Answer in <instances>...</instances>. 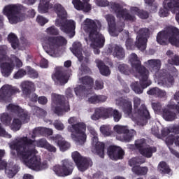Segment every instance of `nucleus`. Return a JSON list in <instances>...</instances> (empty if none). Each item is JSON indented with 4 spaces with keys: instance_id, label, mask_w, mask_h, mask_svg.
<instances>
[{
    "instance_id": "6e6d98bb",
    "label": "nucleus",
    "mask_w": 179,
    "mask_h": 179,
    "mask_svg": "<svg viewBox=\"0 0 179 179\" xmlns=\"http://www.w3.org/2000/svg\"><path fill=\"white\" fill-rule=\"evenodd\" d=\"M100 131L105 136H110L111 135V127L109 125H103L100 127Z\"/></svg>"
},
{
    "instance_id": "423d86ee",
    "label": "nucleus",
    "mask_w": 179,
    "mask_h": 179,
    "mask_svg": "<svg viewBox=\"0 0 179 179\" xmlns=\"http://www.w3.org/2000/svg\"><path fill=\"white\" fill-rule=\"evenodd\" d=\"M172 45H179V29L175 27H168L166 31H161L157 35V41L162 45H165L166 41Z\"/></svg>"
},
{
    "instance_id": "6ab92c4d",
    "label": "nucleus",
    "mask_w": 179,
    "mask_h": 179,
    "mask_svg": "<svg viewBox=\"0 0 179 179\" xmlns=\"http://www.w3.org/2000/svg\"><path fill=\"white\" fill-rule=\"evenodd\" d=\"M107 154L111 160H121L124 159V155H125V152L121 147L110 145L108 148Z\"/></svg>"
},
{
    "instance_id": "b1692460",
    "label": "nucleus",
    "mask_w": 179,
    "mask_h": 179,
    "mask_svg": "<svg viewBox=\"0 0 179 179\" xmlns=\"http://www.w3.org/2000/svg\"><path fill=\"white\" fill-rule=\"evenodd\" d=\"M92 145H95V150L98 156L101 157V159H104V149L106 148V145L104 143L99 142V138L97 136H94L92 137Z\"/></svg>"
},
{
    "instance_id": "e2e57ef3",
    "label": "nucleus",
    "mask_w": 179,
    "mask_h": 179,
    "mask_svg": "<svg viewBox=\"0 0 179 179\" xmlns=\"http://www.w3.org/2000/svg\"><path fill=\"white\" fill-rule=\"evenodd\" d=\"M46 31L48 34H50V36H58V34H59V31L55 26L48 27L46 29Z\"/></svg>"
},
{
    "instance_id": "4c0bfd02",
    "label": "nucleus",
    "mask_w": 179,
    "mask_h": 179,
    "mask_svg": "<svg viewBox=\"0 0 179 179\" xmlns=\"http://www.w3.org/2000/svg\"><path fill=\"white\" fill-rule=\"evenodd\" d=\"M157 170L160 174L164 176L165 174H170L171 173V169H170V166L166 163V162H161L158 164Z\"/></svg>"
},
{
    "instance_id": "9b49d317",
    "label": "nucleus",
    "mask_w": 179,
    "mask_h": 179,
    "mask_svg": "<svg viewBox=\"0 0 179 179\" xmlns=\"http://www.w3.org/2000/svg\"><path fill=\"white\" fill-rule=\"evenodd\" d=\"M111 9L114 10L117 19H122L124 22H130L131 23L136 22V17L135 15L130 14L127 8H122L121 5L118 3H113L111 4Z\"/></svg>"
},
{
    "instance_id": "c03bdc74",
    "label": "nucleus",
    "mask_w": 179,
    "mask_h": 179,
    "mask_svg": "<svg viewBox=\"0 0 179 179\" xmlns=\"http://www.w3.org/2000/svg\"><path fill=\"white\" fill-rule=\"evenodd\" d=\"M50 9V1L47 0H41L40 5L38 6V12L40 13H47Z\"/></svg>"
},
{
    "instance_id": "39448f33",
    "label": "nucleus",
    "mask_w": 179,
    "mask_h": 179,
    "mask_svg": "<svg viewBox=\"0 0 179 179\" xmlns=\"http://www.w3.org/2000/svg\"><path fill=\"white\" fill-rule=\"evenodd\" d=\"M53 10L57 13L59 20H56L57 26L60 27V30L69 34L70 38L75 37V29H76V23L72 20L68 19V13L62 5L56 3L53 6Z\"/></svg>"
},
{
    "instance_id": "9d476101",
    "label": "nucleus",
    "mask_w": 179,
    "mask_h": 179,
    "mask_svg": "<svg viewBox=\"0 0 179 179\" xmlns=\"http://www.w3.org/2000/svg\"><path fill=\"white\" fill-rule=\"evenodd\" d=\"M52 171L57 177H67L71 176L73 171V162L66 159L62 161V165H55Z\"/></svg>"
},
{
    "instance_id": "e433bc0d",
    "label": "nucleus",
    "mask_w": 179,
    "mask_h": 179,
    "mask_svg": "<svg viewBox=\"0 0 179 179\" xmlns=\"http://www.w3.org/2000/svg\"><path fill=\"white\" fill-rule=\"evenodd\" d=\"M83 86H85V87H86V89H87L88 90H92V89H93V85H94V80H93V78H90V76H84L82 77L80 79Z\"/></svg>"
},
{
    "instance_id": "a18cd8bd",
    "label": "nucleus",
    "mask_w": 179,
    "mask_h": 179,
    "mask_svg": "<svg viewBox=\"0 0 179 179\" xmlns=\"http://www.w3.org/2000/svg\"><path fill=\"white\" fill-rule=\"evenodd\" d=\"M119 71L121 73H123V75H127L129 76L131 73H132V68H131L129 66L125 64H120L117 66Z\"/></svg>"
},
{
    "instance_id": "2f4dec72",
    "label": "nucleus",
    "mask_w": 179,
    "mask_h": 179,
    "mask_svg": "<svg viewBox=\"0 0 179 179\" xmlns=\"http://www.w3.org/2000/svg\"><path fill=\"white\" fill-rule=\"evenodd\" d=\"M22 90L24 96H30L31 92L34 90V84L33 82L25 81L22 83Z\"/></svg>"
},
{
    "instance_id": "1a4fd4ad",
    "label": "nucleus",
    "mask_w": 179,
    "mask_h": 179,
    "mask_svg": "<svg viewBox=\"0 0 179 179\" xmlns=\"http://www.w3.org/2000/svg\"><path fill=\"white\" fill-rule=\"evenodd\" d=\"M69 132H71L72 139H74L75 142L79 143V145H83L85 142H86V138L87 136L86 135V124L84 122H78L77 124H73L71 126H69L67 127Z\"/></svg>"
},
{
    "instance_id": "f704fd0d",
    "label": "nucleus",
    "mask_w": 179,
    "mask_h": 179,
    "mask_svg": "<svg viewBox=\"0 0 179 179\" xmlns=\"http://www.w3.org/2000/svg\"><path fill=\"white\" fill-rule=\"evenodd\" d=\"M113 55L117 59H124L125 58V50L121 45H115L113 47Z\"/></svg>"
},
{
    "instance_id": "864d4df0",
    "label": "nucleus",
    "mask_w": 179,
    "mask_h": 179,
    "mask_svg": "<svg viewBox=\"0 0 179 179\" xmlns=\"http://www.w3.org/2000/svg\"><path fill=\"white\" fill-rule=\"evenodd\" d=\"M151 106L155 113H162L164 110L160 102H152Z\"/></svg>"
},
{
    "instance_id": "a19ab883",
    "label": "nucleus",
    "mask_w": 179,
    "mask_h": 179,
    "mask_svg": "<svg viewBox=\"0 0 179 179\" xmlns=\"http://www.w3.org/2000/svg\"><path fill=\"white\" fill-rule=\"evenodd\" d=\"M90 91L86 88L83 85H78L74 88V92L76 94L80 97H83V96H86L89 94Z\"/></svg>"
},
{
    "instance_id": "c85d7f7f",
    "label": "nucleus",
    "mask_w": 179,
    "mask_h": 179,
    "mask_svg": "<svg viewBox=\"0 0 179 179\" xmlns=\"http://www.w3.org/2000/svg\"><path fill=\"white\" fill-rule=\"evenodd\" d=\"M73 54L77 57L78 61L82 62L83 61V55H82V43L80 42H75L73 44V49H72Z\"/></svg>"
},
{
    "instance_id": "f3484780",
    "label": "nucleus",
    "mask_w": 179,
    "mask_h": 179,
    "mask_svg": "<svg viewBox=\"0 0 179 179\" xmlns=\"http://www.w3.org/2000/svg\"><path fill=\"white\" fill-rule=\"evenodd\" d=\"M16 93H20V90L16 87H12V85H3L0 89V100L7 101V100H9Z\"/></svg>"
},
{
    "instance_id": "4be33fe9",
    "label": "nucleus",
    "mask_w": 179,
    "mask_h": 179,
    "mask_svg": "<svg viewBox=\"0 0 179 179\" xmlns=\"http://www.w3.org/2000/svg\"><path fill=\"white\" fill-rule=\"evenodd\" d=\"M116 106H118L127 115H131L132 114V102L124 99L119 98L116 99Z\"/></svg>"
},
{
    "instance_id": "f257e3e1",
    "label": "nucleus",
    "mask_w": 179,
    "mask_h": 179,
    "mask_svg": "<svg viewBox=\"0 0 179 179\" xmlns=\"http://www.w3.org/2000/svg\"><path fill=\"white\" fill-rule=\"evenodd\" d=\"M22 142L28 145V148H24L22 151L19 150V148H22V145L15 144V148L18 150V157L23 162L24 164L31 169V170H34L35 171H40V159L36 156L37 153V150H36V145L34 144V141L28 140L27 138H22Z\"/></svg>"
},
{
    "instance_id": "a878e982",
    "label": "nucleus",
    "mask_w": 179,
    "mask_h": 179,
    "mask_svg": "<svg viewBox=\"0 0 179 179\" xmlns=\"http://www.w3.org/2000/svg\"><path fill=\"white\" fill-rule=\"evenodd\" d=\"M72 3L77 10H83L87 13L92 10V4L89 2L83 3L80 0H73Z\"/></svg>"
},
{
    "instance_id": "603ef678",
    "label": "nucleus",
    "mask_w": 179,
    "mask_h": 179,
    "mask_svg": "<svg viewBox=\"0 0 179 179\" xmlns=\"http://www.w3.org/2000/svg\"><path fill=\"white\" fill-rule=\"evenodd\" d=\"M34 141V145H35V149H36V145L38 146V148H45L47 147V145H48V141L45 138H41L39 140H31Z\"/></svg>"
},
{
    "instance_id": "6e6552de",
    "label": "nucleus",
    "mask_w": 179,
    "mask_h": 179,
    "mask_svg": "<svg viewBox=\"0 0 179 179\" xmlns=\"http://www.w3.org/2000/svg\"><path fill=\"white\" fill-rule=\"evenodd\" d=\"M52 110L57 115H64V113H68L71 110L69 103L64 95L52 94Z\"/></svg>"
},
{
    "instance_id": "0e129e2a",
    "label": "nucleus",
    "mask_w": 179,
    "mask_h": 179,
    "mask_svg": "<svg viewBox=\"0 0 179 179\" xmlns=\"http://www.w3.org/2000/svg\"><path fill=\"white\" fill-rule=\"evenodd\" d=\"M43 136V127H36L33 131L31 138L32 139H34L36 136Z\"/></svg>"
},
{
    "instance_id": "4468645a",
    "label": "nucleus",
    "mask_w": 179,
    "mask_h": 179,
    "mask_svg": "<svg viewBox=\"0 0 179 179\" xmlns=\"http://www.w3.org/2000/svg\"><path fill=\"white\" fill-rule=\"evenodd\" d=\"M113 129L117 135H122L121 136H117V138L123 142H131L132 138H134V134H135V131H129V129H128V127L127 126L117 124L113 127Z\"/></svg>"
},
{
    "instance_id": "72a5a7b5",
    "label": "nucleus",
    "mask_w": 179,
    "mask_h": 179,
    "mask_svg": "<svg viewBox=\"0 0 179 179\" xmlns=\"http://www.w3.org/2000/svg\"><path fill=\"white\" fill-rule=\"evenodd\" d=\"M156 152H157V148L156 147H147L139 150V152L142 156L147 157V159H150V157L153 156V153H156Z\"/></svg>"
},
{
    "instance_id": "20e7f679",
    "label": "nucleus",
    "mask_w": 179,
    "mask_h": 179,
    "mask_svg": "<svg viewBox=\"0 0 179 179\" xmlns=\"http://www.w3.org/2000/svg\"><path fill=\"white\" fill-rule=\"evenodd\" d=\"M27 12V16L29 17H34L36 16V11L34 9L25 8L24 6L20 4H10L6 6L3 8V13L7 16L10 23L11 24H16L19 22H23L26 19V13H22Z\"/></svg>"
},
{
    "instance_id": "0eeeda50",
    "label": "nucleus",
    "mask_w": 179,
    "mask_h": 179,
    "mask_svg": "<svg viewBox=\"0 0 179 179\" xmlns=\"http://www.w3.org/2000/svg\"><path fill=\"white\" fill-rule=\"evenodd\" d=\"M112 117L115 122H118L122 118V114L118 110L113 108L99 107L95 108L94 114L91 115V120L98 121L100 118L107 120L108 118H112Z\"/></svg>"
},
{
    "instance_id": "c756f323",
    "label": "nucleus",
    "mask_w": 179,
    "mask_h": 179,
    "mask_svg": "<svg viewBox=\"0 0 179 179\" xmlns=\"http://www.w3.org/2000/svg\"><path fill=\"white\" fill-rule=\"evenodd\" d=\"M95 62L101 75H103V76H108V75L111 73L110 68L108 67V66L105 65L103 61L100 59H96Z\"/></svg>"
},
{
    "instance_id": "774afa93",
    "label": "nucleus",
    "mask_w": 179,
    "mask_h": 179,
    "mask_svg": "<svg viewBox=\"0 0 179 179\" xmlns=\"http://www.w3.org/2000/svg\"><path fill=\"white\" fill-rule=\"evenodd\" d=\"M36 22L41 26H44V24H45V23H48V20H47L45 17H44L41 15H38L36 17Z\"/></svg>"
},
{
    "instance_id": "09e8293b",
    "label": "nucleus",
    "mask_w": 179,
    "mask_h": 179,
    "mask_svg": "<svg viewBox=\"0 0 179 179\" xmlns=\"http://www.w3.org/2000/svg\"><path fill=\"white\" fill-rule=\"evenodd\" d=\"M174 99L178 101V104L176 103H169L167 105L168 108H170L171 110H176V111L179 114V91L178 92H176L174 94Z\"/></svg>"
},
{
    "instance_id": "f8f14e48",
    "label": "nucleus",
    "mask_w": 179,
    "mask_h": 179,
    "mask_svg": "<svg viewBox=\"0 0 179 179\" xmlns=\"http://www.w3.org/2000/svg\"><path fill=\"white\" fill-rule=\"evenodd\" d=\"M43 43L47 47H49L51 51H55L56 48H58V47L66 45L68 41L62 36H46L44 38Z\"/></svg>"
},
{
    "instance_id": "de8ad7c7",
    "label": "nucleus",
    "mask_w": 179,
    "mask_h": 179,
    "mask_svg": "<svg viewBox=\"0 0 179 179\" xmlns=\"http://www.w3.org/2000/svg\"><path fill=\"white\" fill-rule=\"evenodd\" d=\"M7 108H8V110H9V111H10V113H13L14 114H17V115H20V113L23 112V109H22V108H20L17 105H14V104H12V103H10L8 106Z\"/></svg>"
},
{
    "instance_id": "bf43d9fd",
    "label": "nucleus",
    "mask_w": 179,
    "mask_h": 179,
    "mask_svg": "<svg viewBox=\"0 0 179 179\" xmlns=\"http://www.w3.org/2000/svg\"><path fill=\"white\" fill-rule=\"evenodd\" d=\"M27 75V71L24 69H20L13 76L14 79H21L23 76Z\"/></svg>"
},
{
    "instance_id": "a211bd4d",
    "label": "nucleus",
    "mask_w": 179,
    "mask_h": 179,
    "mask_svg": "<svg viewBox=\"0 0 179 179\" xmlns=\"http://www.w3.org/2000/svg\"><path fill=\"white\" fill-rule=\"evenodd\" d=\"M106 20L108 24V31L110 34L112 36H118V34H115V31H118L121 33L124 30V26L125 24H122V25L118 27H117V24L115 23V17L111 14H108L106 15Z\"/></svg>"
},
{
    "instance_id": "7ed1b4c3",
    "label": "nucleus",
    "mask_w": 179,
    "mask_h": 179,
    "mask_svg": "<svg viewBox=\"0 0 179 179\" xmlns=\"http://www.w3.org/2000/svg\"><path fill=\"white\" fill-rule=\"evenodd\" d=\"M84 30L88 34L89 40L94 43L92 45L94 47V54H100V49L104 47L106 43V38L104 35L100 33L101 30V22L97 20H92L87 18L85 20V27Z\"/></svg>"
},
{
    "instance_id": "37998d69",
    "label": "nucleus",
    "mask_w": 179,
    "mask_h": 179,
    "mask_svg": "<svg viewBox=\"0 0 179 179\" xmlns=\"http://www.w3.org/2000/svg\"><path fill=\"white\" fill-rule=\"evenodd\" d=\"M177 8H169V6H167V4L164 3V7L160 8L159 11V15L160 17H167L170 15L169 10H171L173 13H174V10H176Z\"/></svg>"
},
{
    "instance_id": "69168bd1",
    "label": "nucleus",
    "mask_w": 179,
    "mask_h": 179,
    "mask_svg": "<svg viewBox=\"0 0 179 179\" xmlns=\"http://www.w3.org/2000/svg\"><path fill=\"white\" fill-rule=\"evenodd\" d=\"M168 63L171 65H179V56L175 55L172 58L168 59Z\"/></svg>"
},
{
    "instance_id": "412c9836",
    "label": "nucleus",
    "mask_w": 179,
    "mask_h": 179,
    "mask_svg": "<svg viewBox=\"0 0 179 179\" xmlns=\"http://www.w3.org/2000/svg\"><path fill=\"white\" fill-rule=\"evenodd\" d=\"M23 139H27V141H31V139L28 138L27 136H24V137L20 138L15 142L11 143L10 145V148L11 149L10 155L12 156H16V152H17V155L19 157V154H18L17 148H14V147H13L14 145H20L22 146L21 148H19L20 152H23V150H24V148H26L27 150L28 149L29 144L24 143V142L22 141ZM15 150H16V152Z\"/></svg>"
},
{
    "instance_id": "bb28decb",
    "label": "nucleus",
    "mask_w": 179,
    "mask_h": 179,
    "mask_svg": "<svg viewBox=\"0 0 179 179\" xmlns=\"http://www.w3.org/2000/svg\"><path fill=\"white\" fill-rule=\"evenodd\" d=\"M1 69V73L5 78L10 76V73L13 72L15 69V64L12 62H3L0 65Z\"/></svg>"
},
{
    "instance_id": "ea45409f",
    "label": "nucleus",
    "mask_w": 179,
    "mask_h": 179,
    "mask_svg": "<svg viewBox=\"0 0 179 179\" xmlns=\"http://www.w3.org/2000/svg\"><path fill=\"white\" fill-rule=\"evenodd\" d=\"M131 171L136 176H146L149 169L148 166H134L131 168Z\"/></svg>"
},
{
    "instance_id": "58836bf2",
    "label": "nucleus",
    "mask_w": 179,
    "mask_h": 179,
    "mask_svg": "<svg viewBox=\"0 0 179 179\" xmlns=\"http://www.w3.org/2000/svg\"><path fill=\"white\" fill-rule=\"evenodd\" d=\"M147 94L155 96V97H165L167 94L166 92L159 89V87H152L147 92Z\"/></svg>"
},
{
    "instance_id": "680f3d73",
    "label": "nucleus",
    "mask_w": 179,
    "mask_h": 179,
    "mask_svg": "<svg viewBox=\"0 0 179 179\" xmlns=\"http://www.w3.org/2000/svg\"><path fill=\"white\" fill-rule=\"evenodd\" d=\"M153 2H155V0H145V3L149 5V9L151 13H155V12H157V6L153 5Z\"/></svg>"
},
{
    "instance_id": "ddd939ff",
    "label": "nucleus",
    "mask_w": 179,
    "mask_h": 179,
    "mask_svg": "<svg viewBox=\"0 0 179 179\" xmlns=\"http://www.w3.org/2000/svg\"><path fill=\"white\" fill-rule=\"evenodd\" d=\"M71 156L80 171H86V170L89 169V166H92L93 163L92 159L82 157L80 153L78 151L72 152Z\"/></svg>"
},
{
    "instance_id": "49530a36",
    "label": "nucleus",
    "mask_w": 179,
    "mask_h": 179,
    "mask_svg": "<svg viewBox=\"0 0 179 179\" xmlns=\"http://www.w3.org/2000/svg\"><path fill=\"white\" fill-rule=\"evenodd\" d=\"M10 128L14 132H16L22 128V121L20 119L14 118Z\"/></svg>"
},
{
    "instance_id": "13d9d810",
    "label": "nucleus",
    "mask_w": 179,
    "mask_h": 179,
    "mask_svg": "<svg viewBox=\"0 0 179 179\" xmlns=\"http://www.w3.org/2000/svg\"><path fill=\"white\" fill-rule=\"evenodd\" d=\"M27 73L30 78H33L34 79H37V78H38V73L31 67L27 66Z\"/></svg>"
},
{
    "instance_id": "393cba45",
    "label": "nucleus",
    "mask_w": 179,
    "mask_h": 179,
    "mask_svg": "<svg viewBox=\"0 0 179 179\" xmlns=\"http://www.w3.org/2000/svg\"><path fill=\"white\" fill-rule=\"evenodd\" d=\"M161 78H162V82L163 85L166 87H171L174 85V77L167 70L162 71Z\"/></svg>"
},
{
    "instance_id": "aec40b11",
    "label": "nucleus",
    "mask_w": 179,
    "mask_h": 179,
    "mask_svg": "<svg viewBox=\"0 0 179 179\" xmlns=\"http://www.w3.org/2000/svg\"><path fill=\"white\" fill-rule=\"evenodd\" d=\"M52 78L55 83H57V85H59V86H64V85L68 83V80L69 79L66 72L62 69L56 71L55 74L52 76Z\"/></svg>"
},
{
    "instance_id": "4d7b16f0",
    "label": "nucleus",
    "mask_w": 179,
    "mask_h": 179,
    "mask_svg": "<svg viewBox=\"0 0 179 179\" xmlns=\"http://www.w3.org/2000/svg\"><path fill=\"white\" fill-rule=\"evenodd\" d=\"M34 111H35L34 114L36 117H45V115H47V112L44 110V109L38 106H35L34 108Z\"/></svg>"
},
{
    "instance_id": "052dcab7",
    "label": "nucleus",
    "mask_w": 179,
    "mask_h": 179,
    "mask_svg": "<svg viewBox=\"0 0 179 179\" xmlns=\"http://www.w3.org/2000/svg\"><path fill=\"white\" fill-rule=\"evenodd\" d=\"M6 51H8V47L6 45H0V64L3 62L5 57L6 56Z\"/></svg>"
},
{
    "instance_id": "8fccbe9b",
    "label": "nucleus",
    "mask_w": 179,
    "mask_h": 179,
    "mask_svg": "<svg viewBox=\"0 0 179 179\" xmlns=\"http://www.w3.org/2000/svg\"><path fill=\"white\" fill-rule=\"evenodd\" d=\"M0 120L4 125L9 126L12 122V117L8 113H3L0 117Z\"/></svg>"
},
{
    "instance_id": "c9c22d12",
    "label": "nucleus",
    "mask_w": 179,
    "mask_h": 179,
    "mask_svg": "<svg viewBox=\"0 0 179 179\" xmlns=\"http://www.w3.org/2000/svg\"><path fill=\"white\" fill-rule=\"evenodd\" d=\"M162 115L165 121H174L177 118V114L167 108H164Z\"/></svg>"
},
{
    "instance_id": "473e14b6",
    "label": "nucleus",
    "mask_w": 179,
    "mask_h": 179,
    "mask_svg": "<svg viewBox=\"0 0 179 179\" xmlns=\"http://www.w3.org/2000/svg\"><path fill=\"white\" fill-rule=\"evenodd\" d=\"M7 40L8 43H10L13 50H17V48H19L20 43L19 42V38H17V36H16V34H15L14 33H10L8 35Z\"/></svg>"
},
{
    "instance_id": "7c9ffc66",
    "label": "nucleus",
    "mask_w": 179,
    "mask_h": 179,
    "mask_svg": "<svg viewBox=\"0 0 179 179\" xmlns=\"http://www.w3.org/2000/svg\"><path fill=\"white\" fill-rule=\"evenodd\" d=\"M22 90L24 96H30L31 92L34 90V84L33 82L25 81L22 83Z\"/></svg>"
},
{
    "instance_id": "5fc2aeb1",
    "label": "nucleus",
    "mask_w": 179,
    "mask_h": 179,
    "mask_svg": "<svg viewBox=\"0 0 179 179\" xmlns=\"http://www.w3.org/2000/svg\"><path fill=\"white\" fill-rule=\"evenodd\" d=\"M17 117H19L20 120L22 124H27V122L30 121V117H29L27 113L23 112V110L22 113L17 115Z\"/></svg>"
},
{
    "instance_id": "79ce46f5",
    "label": "nucleus",
    "mask_w": 179,
    "mask_h": 179,
    "mask_svg": "<svg viewBox=\"0 0 179 179\" xmlns=\"http://www.w3.org/2000/svg\"><path fill=\"white\" fill-rule=\"evenodd\" d=\"M106 100L107 96L104 95H94L88 99V101L91 104H99V103H104Z\"/></svg>"
},
{
    "instance_id": "dca6fc26",
    "label": "nucleus",
    "mask_w": 179,
    "mask_h": 179,
    "mask_svg": "<svg viewBox=\"0 0 179 179\" xmlns=\"http://www.w3.org/2000/svg\"><path fill=\"white\" fill-rule=\"evenodd\" d=\"M141 106V99L134 98V108L135 114H137L138 117L143 118L144 120H150V113L146 108L145 104Z\"/></svg>"
},
{
    "instance_id": "5701e85b",
    "label": "nucleus",
    "mask_w": 179,
    "mask_h": 179,
    "mask_svg": "<svg viewBox=\"0 0 179 179\" xmlns=\"http://www.w3.org/2000/svg\"><path fill=\"white\" fill-rule=\"evenodd\" d=\"M52 141L56 143L61 152H66L71 148V143L65 141L62 135L57 134L51 137Z\"/></svg>"
},
{
    "instance_id": "3c124183",
    "label": "nucleus",
    "mask_w": 179,
    "mask_h": 179,
    "mask_svg": "<svg viewBox=\"0 0 179 179\" xmlns=\"http://www.w3.org/2000/svg\"><path fill=\"white\" fill-rule=\"evenodd\" d=\"M5 173L8 178H13L17 173V171H16V169L13 166H8V168L6 169Z\"/></svg>"
},
{
    "instance_id": "2eb2a0df",
    "label": "nucleus",
    "mask_w": 179,
    "mask_h": 179,
    "mask_svg": "<svg viewBox=\"0 0 179 179\" xmlns=\"http://www.w3.org/2000/svg\"><path fill=\"white\" fill-rule=\"evenodd\" d=\"M139 37L137 38L134 45L140 50V51H145L146 50V43H148V37L150 34V31L148 28H142L138 31Z\"/></svg>"
},
{
    "instance_id": "cd10ccee",
    "label": "nucleus",
    "mask_w": 179,
    "mask_h": 179,
    "mask_svg": "<svg viewBox=\"0 0 179 179\" xmlns=\"http://www.w3.org/2000/svg\"><path fill=\"white\" fill-rule=\"evenodd\" d=\"M145 64H147V68L151 72H155V73L158 71H160V68L162 67V61L160 59H150Z\"/></svg>"
},
{
    "instance_id": "f03ea898",
    "label": "nucleus",
    "mask_w": 179,
    "mask_h": 179,
    "mask_svg": "<svg viewBox=\"0 0 179 179\" xmlns=\"http://www.w3.org/2000/svg\"><path fill=\"white\" fill-rule=\"evenodd\" d=\"M129 61L131 67L135 69L140 75V83L135 82L131 83V87L137 94H142L143 89H146L152 85V82L148 81L149 78V71L147 68L142 66V62L138 58V55L135 53H131L129 57Z\"/></svg>"
},
{
    "instance_id": "338daca9",
    "label": "nucleus",
    "mask_w": 179,
    "mask_h": 179,
    "mask_svg": "<svg viewBox=\"0 0 179 179\" xmlns=\"http://www.w3.org/2000/svg\"><path fill=\"white\" fill-rule=\"evenodd\" d=\"M146 141L144 138H141L140 140H136L135 141V146L136 148V149H138V150L140 149H143V146L145 143Z\"/></svg>"
}]
</instances>
